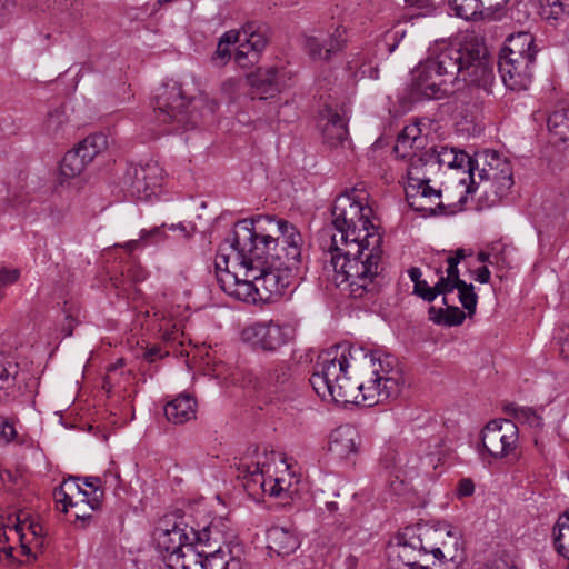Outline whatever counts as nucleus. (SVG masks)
<instances>
[{
    "label": "nucleus",
    "mask_w": 569,
    "mask_h": 569,
    "mask_svg": "<svg viewBox=\"0 0 569 569\" xmlns=\"http://www.w3.org/2000/svg\"><path fill=\"white\" fill-rule=\"evenodd\" d=\"M241 80L238 78H229L221 84V90L230 99H233L240 89Z\"/></svg>",
    "instance_id": "obj_54"
},
{
    "label": "nucleus",
    "mask_w": 569,
    "mask_h": 569,
    "mask_svg": "<svg viewBox=\"0 0 569 569\" xmlns=\"http://www.w3.org/2000/svg\"><path fill=\"white\" fill-rule=\"evenodd\" d=\"M447 313V308H436L433 306L429 307L428 316L429 320H431L436 325H445V317Z\"/></svg>",
    "instance_id": "obj_59"
},
{
    "label": "nucleus",
    "mask_w": 569,
    "mask_h": 569,
    "mask_svg": "<svg viewBox=\"0 0 569 569\" xmlns=\"http://www.w3.org/2000/svg\"><path fill=\"white\" fill-rule=\"evenodd\" d=\"M217 109L218 103L204 94L189 97L176 80L163 83L154 96L158 120L163 123L174 122L178 128H193L200 118L213 114Z\"/></svg>",
    "instance_id": "obj_5"
},
{
    "label": "nucleus",
    "mask_w": 569,
    "mask_h": 569,
    "mask_svg": "<svg viewBox=\"0 0 569 569\" xmlns=\"http://www.w3.org/2000/svg\"><path fill=\"white\" fill-rule=\"evenodd\" d=\"M472 48L441 41L429 49L425 61L411 73L410 91L417 99H442L460 90L461 77Z\"/></svg>",
    "instance_id": "obj_4"
},
{
    "label": "nucleus",
    "mask_w": 569,
    "mask_h": 569,
    "mask_svg": "<svg viewBox=\"0 0 569 569\" xmlns=\"http://www.w3.org/2000/svg\"><path fill=\"white\" fill-rule=\"evenodd\" d=\"M560 353L565 359H569V325L561 328L559 335Z\"/></svg>",
    "instance_id": "obj_58"
},
{
    "label": "nucleus",
    "mask_w": 569,
    "mask_h": 569,
    "mask_svg": "<svg viewBox=\"0 0 569 569\" xmlns=\"http://www.w3.org/2000/svg\"><path fill=\"white\" fill-rule=\"evenodd\" d=\"M505 412L511 416L517 422L528 425L531 428L542 427V418L530 407H520L516 403L505 406Z\"/></svg>",
    "instance_id": "obj_34"
},
{
    "label": "nucleus",
    "mask_w": 569,
    "mask_h": 569,
    "mask_svg": "<svg viewBox=\"0 0 569 569\" xmlns=\"http://www.w3.org/2000/svg\"><path fill=\"white\" fill-rule=\"evenodd\" d=\"M241 340L254 349L276 351L289 340V327L272 320L254 322L241 331Z\"/></svg>",
    "instance_id": "obj_13"
},
{
    "label": "nucleus",
    "mask_w": 569,
    "mask_h": 569,
    "mask_svg": "<svg viewBox=\"0 0 569 569\" xmlns=\"http://www.w3.org/2000/svg\"><path fill=\"white\" fill-rule=\"evenodd\" d=\"M423 138L420 137V129L417 126L406 127L398 136L395 146V152L401 158H409V164L418 167L420 170L431 176L441 167L452 169L457 159V150L447 146L431 147L417 153L409 150L419 149Z\"/></svg>",
    "instance_id": "obj_7"
},
{
    "label": "nucleus",
    "mask_w": 569,
    "mask_h": 569,
    "mask_svg": "<svg viewBox=\"0 0 569 569\" xmlns=\"http://www.w3.org/2000/svg\"><path fill=\"white\" fill-rule=\"evenodd\" d=\"M242 41H243L242 30L241 31L229 30V31L224 32L221 36V38L219 39V42H221L222 44L228 46V47L233 43L240 44Z\"/></svg>",
    "instance_id": "obj_57"
},
{
    "label": "nucleus",
    "mask_w": 569,
    "mask_h": 569,
    "mask_svg": "<svg viewBox=\"0 0 569 569\" xmlns=\"http://www.w3.org/2000/svg\"><path fill=\"white\" fill-rule=\"evenodd\" d=\"M475 492V483L469 478H463L458 482L457 495L460 498L470 497Z\"/></svg>",
    "instance_id": "obj_56"
},
{
    "label": "nucleus",
    "mask_w": 569,
    "mask_h": 569,
    "mask_svg": "<svg viewBox=\"0 0 569 569\" xmlns=\"http://www.w3.org/2000/svg\"><path fill=\"white\" fill-rule=\"evenodd\" d=\"M80 480V477H70L62 481V489L67 491V493H71L74 497L78 490V481Z\"/></svg>",
    "instance_id": "obj_63"
},
{
    "label": "nucleus",
    "mask_w": 569,
    "mask_h": 569,
    "mask_svg": "<svg viewBox=\"0 0 569 569\" xmlns=\"http://www.w3.org/2000/svg\"><path fill=\"white\" fill-rule=\"evenodd\" d=\"M54 498L58 503H62L64 512L68 511L69 507H79L80 503L79 501H73L74 497L71 493H67L61 485L54 490Z\"/></svg>",
    "instance_id": "obj_49"
},
{
    "label": "nucleus",
    "mask_w": 569,
    "mask_h": 569,
    "mask_svg": "<svg viewBox=\"0 0 569 569\" xmlns=\"http://www.w3.org/2000/svg\"><path fill=\"white\" fill-rule=\"evenodd\" d=\"M465 257L466 253L463 249H458L453 256H449L446 260L448 264L446 273H448L449 276L460 277L458 264L460 263L461 260L465 259Z\"/></svg>",
    "instance_id": "obj_48"
},
{
    "label": "nucleus",
    "mask_w": 569,
    "mask_h": 569,
    "mask_svg": "<svg viewBox=\"0 0 569 569\" xmlns=\"http://www.w3.org/2000/svg\"><path fill=\"white\" fill-rule=\"evenodd\" d=\"M198 553L203 569H240V560H227L223 548H202Z\"/></svg>",
    "instance_id": "obj_29"
},
{
    "label": "nucleus",
    "mask_w": 569,
    "mask_h": 569,
    "mask_svg": "<svg viewBox=\"0 0 569 569\" xmlns=\"http://www.w3.org/2000/svg\"><path fill=\"white\" fill-rule=\"evenodd\" d=\"M536 59L499 57L498 71L507 89L526 91L532 83Z\"/></svg>",
    "instance_id": "obj_14"
},
{
    "label": "nucleus",
    "mask_w": 569,
    "mask_h": 569,
    "mask_svg": "<svg viewBox=\"0 0 569 569\" xmlns=\"http://www.w3.org/2000/svg\"><path fill=\"white\" fill-rule=\"evenodd\" d=\"M537 52L533 36L530 32H518L507 38L499 57L536 59Z\"/></svg>",
    "instance_id": "obj_25"
},
{
    "label": "nucleus",
    "mask_w": 569,
    "mask_h": 569,
    "mask_svg": "<svg viewBox=\"0 0 569 569\" xmlns=\"http://www.w3.org/2000/svg\"><path fill=\"white\" fill-rule=\"evenodd\" d=\"M407 535L408 530L401 537H398L393 551H397L398 559L411 569L415 566L418 567L419 557L428 555V547L420 536H412L407 540Z\"/></svg>",
    "instance_id": "obj_24"
},
{
    "label": "nucleus",
    "mask_w": 569,
    "mask_h": 569,
    "mask_svg": "<svg viewBox=\"0 0 569 569\" xmlns=\"http://www.w3.org/2000/svg\"><path fill=\"white\" fill-rule=\"evenodd\" d=\"M372 209L351 193L337 197L331 209L336 233L329 251L339 287L355 299L372 298L382 280V236L370 220Z\"/></svg>",
    "instance_id": "obj_3"
},
{
    "label": "nucleus",
    "mask_w": 569,
    "mask_h": 569,
    "mask_svg": "<svg viewBox=\"0 0 569 569\" xmlns=\"http://www.w3.org/2000/svg\"><path fill=\"white\" fill-rule=\"evenodd\" d=\"M323 116L327 118V123L322 130L325 142L331 148L345 147L346 143H349L348 119L332 108H326Z\"/></svg>",
    "instance_id": "obj_20"
},
{
    "label": "nucleus",
    "mask_w": 569,
    "mask_h": 569,
    "mask_svg": "<svg viewBox=\"0 0 569 569\" xmlns=\"http://www.w3.org/2000/svg\"><path fill=\"white\" fill-rule=\"evenodd\" d=\"M518 440L517 423L510 419L491 420L482 430V447L495 459L506 458L513 452Z\"/></svg>",
    "instance_id": "obj_9"
},
{
    "label": "nucleus",
    "mask_w": 569,
    "mask_h": 569,
    "mask_svg": "<svg viewBox=\"0 0 569 569\" xmlns=\"http://www.w3.org/2000/svg\"><path fill=\"white\" fill-rule=\"evenodd\" d=\"M76 150L68 151L62 158L60 172L63 177L70 179L79 176L88 164Z\"/></svg>",
    "instance_id": "obj_37"
},
{
    "label": "nucleus",
    "mask_w": 569,
    "mask_h": 569,
    "mask_svg": "<svg viewBox=\"0 0 569 569\" xmlns=\"http://www.w3.org/2000/svg\"><path fill=\"white\" fill-rule=\"evenodd\" d=\"M496 161V168H481L478 172L480 183H476L478 189L480 186L487 200L495 204L508 196L513 186L512 168L506 159H501L497 152L489 154Z\"/></svg>",
    "instance_id": "obj_11"
},
{
    "label": "nucleus",
    "mask_w": 569,
    "mask_h": 569,
    "mask_svg": "<svg viewBox=\"0 0 569 569\" xmlns=\"http://www.w3.org/2000/svg\"><path fill=\"white\" fill-rule=\"evenodd\" d=\"M230 239V233L227 236V238L223 240V242L220 244L217 257H216V273H217V281L220 286V288L227 293L230 295V292L233 290V288L239 282V278L237 273L229 271V262L232 260L236 264L239 266V263L234 260V257L231 252V248H226L230 243H228V240Z\"/></svg>",
    "instance_id": "obj_21"
},
{
    "label": "nucleus",
    "mask_w": 569,
    "mask_h": 569,
    "mask_svg": "<svg viewBox=\"0 0 569 569\" xmlns=\"http://www.w3.org/2000/svg\"><path fill=\"white\" fill-rule=\"evenodd\" d=\"M83 485L90 488L88 506L91 510H98L101 507L103 490L101 489V479L99 477H84Z\"/></svg>",
    "instance_id": "obj_44"
},
{
    "label": "nucleus",
    "mask_w": 569,
    "mask_h": 569,
    "mask_svg": "<svg viewBox=\"0 0 569 569\" xmlns=\"http://www.w3.org/2000/svg\"><path fill=\"white\" fill-rule=\"evenodd\" d=\"M413 293L427 302H432L436 299L435 286L430 287L426 280H420L413 284Z\"/></svg>",
    "instance_id": "obj_47"
},
{
    "label": "nucleus",
    "mask_w": 569,
    "mask_h": 569,
    "mask_svg": "<svg viewBox=\"0 0 569 569\" xmlns=\"http://www.w3.org/2000/svg\"><path fill=\"white\" fill-rule=\"evenodd\" d=\"M18 373L19 365L16 358L0 351V390L13 386Z\"/></svg>",
    "instance_id": "obj_35"
},
{
    "label": "nucleus",
    "mask_w": 569,
    "mask_h": 569,
    "mask_svg": "<svg viewBox=\"0 0 569 569\" xmlns=\"http://www.w3.org/2000/svg\"><path fill=\"white\" fill-rule=\"evenodd\" d=\"M183 558L182 550L180 552L167 551L163 556V562H167L173 569H187Z\"/></svg>",
    "instance_id": "obj_50"
},
{
    "label": "nucleus",
    "mask_w": 569,
    "mask_h": 569,
    "mask_svg": "<svg viewBox=\"0 0 569 569\" xmlns=\"http://www.w3.org/2000/svg\"><path fill=\"white\" fill-rule=\"evenodd\" d=\"M405 2L408 10L412 11V17H428L436 12L432 0H405Z\"/></svg>",
    "instance_id": "obj_45"
},
{
    "label": "nucleus",
    "mask_w": 569,
    "mask_h": 569,
    "mask_svg": "<svg viewBox=\"0 0 569 569\" xmlns=\"http://www.w3.org/2000/svg\"><path fill=\"white\" fill-rule=\"evenodd\" d=\"M238 477L246 480L244 487L248 490H254L258 487L262 491H267V478L258 462L241 461L238 465Z\"/></svg>",
    "instance_id": "obj_30"
},
{
    "label": "nucleus",
    "mask_w": 569,
    "mask_h": 569,
    "mask_svg": "<svg viewBox=\"0 0 569 569\" xmlns=\"http://www.w3.org/2000/svg\"><path fill=\"white\" fill-rule=\"evenodd\" d=\"M228 243L244 277L254 273L259 300L281 297L301 278L303 239L286 220L270 216L242 219L234 223Z\"/></svg>",
    "instance_id": "obj_1"
},
{
    "label": "nucleus",
    "mask_w": 569,
    "mask_h": 569,
    "mask_svg": "<svg viewBox=\"0 0 569 569\" xmlns=\"http://www.w3.org/2000/svg\"><path fill=\"white\" fill-rule=\"evenodd\" d=\"M193 535L194 526L183 515L174 512L160 519L154 530V540L158 549L163 552H180L184 547L194 548Z\"/></svg>",
    "instance_id": "obj_8"
},
{
    "label": "nucleus",
    "mask_w": 569,
    "mask_h": 569,
    "mask_svg": "<svg viewBox=\"0 0 569 569\" xmlns=\"http://www.w3.org/2000/svg\"><path fill=\"white\" fill-rule=\"evenodd\" d=\"M447 307V313L445 317V326L452 327V326H459L466 319V313L456 306H449L445 305Z\"/></svg>",
    "instance_id": "obj_46"
},
{
    "label": "nucleus",
    "mask_w": 569,
    "mask_h": 569,
    "mask_svg": "<svg viewBox=\"0 0 569 569\" xmlns=\"http://www.w3.org/2000/svg\"><path fill=\"white\" fill-rule=\"evenodd\" d=\"M163 169L154 160L138 164H129L123 177L122 186L126 191L137 199H149L153 190L161 186Z\"/></svg>",
    "instance_id": "obj_10"
},
{
    "label": "nucleus",
    "mask_w": 569,
    "mask_h": 569,
    "mask_svg": "<svg viewBox=\"0 0 569 569\" xmlns=\"http://www.w3.org/2000/svg\"><path fill=\"white\" fill-rule=\"evenodd\" d=\"M16 435V430L12 425L8 422L0 423V439L3 440L4 443H8Z\"/></svg>",
    "instance_id": "obj_61"
},
{
    "label": "nucleus",
    "mask_w": 569,
    "mask_h": 569,
    "mask_svg": "<svg viewBox=\"0 0 569 569\" xmlns=\"http://www.w3.org/2000/svg\"><path fill=\"white\" fill-rule=\"evenodd\" d=\"M549 132L558 141L569 143V110L552 112L547 121Z\"/></svg>",
    "instance_id": "obj_33"
},
{
    "label": "nucleus",
    "mask_w": 569,
    "mask_h": 569,
    "mask_svg": "<svg viewBox=\"0 0 569 569\" xmlns=\"http://www.w3.org/2000/svg\"><path fill=\"white\" fill-rule=\"evenodd\" d=\"M261 388L276 396L281 401H297L302 405L299 400L300 388L292 378V369L286 362L272 363L264 368L260 378Z\"/></svg>",
    "instance_id": "obj_12"
},
{
    "label": "nucleus",
    "mask_w": 569,
    "mask_h": 569,
    "mask_svg": "<svg viewBox=\"0 0 569 569\" xmlns=\"http://www.w3.org/2000/svg\"><path fill=\"white\" fill-rule=\"evenodd\" d=\"M348 70L356 79L369 78L376 80L379 78L378 66L362 54L348 62Z\"/></svg>",
    "instance_id": "obj_36"
},
{
    "label": "nucleus",
    "mask_w": 569,
    "mask_h": 569,
    "mask_svg": "<svg viewBox=\"0 0 569 569\" xmlns=\"http://www.w3.org/2000/svg\"><path fill=\"white\" fill-rule=\"evenodd\" d=\"M194 548H223L236 539V531L228 518H214L202 528L194 527Z\"/></svg>",
    "instance_id": "obj_16"
},
{
    "label": "nucleus",
    "mask_w": 569,
    "mask_h": 569,
    "mask_svg": "<svg viewBox=\"0 0 569 569\" xmlns=\"http://www.w3.org/2000/svg\"><path fill=\"white\" fill-rule=\"evenodd\" d=\"M503 253H505V249H502L501 252H498L497 248L493 247L491 249V252H479L478 260L480 262H487L489 264L500 263V262L506 263Z\"/></svg>",
    "instance_id": "obj_51"
},
{
    "label": "nucleus",
    "mask_w": 569,
    "mask_h": 569,
    "mask_svg": "<svg viewBox=\"0 0 569 569\" xmlns=\"http://www.w3.org/2000/svg\"><path fill=\"white\" fill-rule=\"evenodd\" d=\"M485 569H518L515 565H509L503 559L493 560L490 565H488Z\"/></svg>",
    "instance_id": "obj_64"
},
{
    "label": "nucleus",
    "mask_w": 569,
    "mask_h": 569,
    "mask_svg": "<svg viewBox=\"0 0 569 569\" xmlns=\"http://www.w3.org/2000/svg\"><path fill=\"white\" fill-rule=\"evenodd\" d=\"M310 383L323 400L372 407L397 398L405 378L395 356L338 345L319 356Z\"/></svg>",
    "instance_id": "obj_2"
},
{
    "label": "nucleus",
    "mask_w": 569,
    "mask_h": 569,
    "mask_svg": "<svg viewBox=\"0 0 569 569\" xmlns=\"http://www.w3.org/2000/svg\"><path fill=\"white\" fill-rule=\"evenodd\" d=\"M242 37L244 47L251 49V63L258 62L259 54L268 43V28L250 22L243 26Z\"/></svg>",
    "instance_id": "obj_27"
},
{
    "label": "nucleus",
    "mask_w": 569,
    "mask_h": 569,
    "mask_svg": "<svg viewBox=\"0 0 569 569\" xmlns=\"http://www.w3.org/2000/svg\"><path fill=\"white\" fill-rule=\"evenodd\" d=\"M196 399L188 393H181L167 402L163 410L169 422L182 425L196 418Z\"/></svg>",
    "instance_id": "obj_23"
},
{
    "label": "nucleus",
    "mask_w": 569,
    "mask_h": 569,
    "mask_svg": "<svg viewBox=\"0 0 569 569\" xmlns=\"http://www.w3.org/2000/svg\"><path fill=\"white\" fill-rule=\"evenodd\" d=\"M447 537L452 540L453 549L448 548V542H442L441 547L428 548V553H431L436 560L441 562L451 561L458 565L463 559V551L461 549L459 532L456 529H449L447 531Z\"/></svg>",
    "instance_id": "obj_28"
},
{
    "label": "nucleus",
    "mask_w": 569,
    "mask_h": 569,
    "mask_svg": "<svg viewBox=\"0 0 569 569\" xmlns=\"http://www.w3.org/2000/svg\"><path fill=\"white\" fill-rule=\"evenodd\" d=\"M359 435L351 426H341L331 432L329 451L338 458H348L358 450Z\"/></svg>",
    "instance_id": "obj_22"
},
{
    "label": "nucleus",
    "mask_w": 569,
    "mask_h": 569,
    "mask_svg": "<svg viewBox=\"0 0 569 569\" xmlns=\"http://www.w3.org/2000/svg\"><path fill=\"white\" fill-rule=\"evenodd\" d=\"M160 331H163L162 338L166 341H174L179 335V329L176 327V325H173L172 329L169 330L168 322L160 325Z\"/></svg>",
    "instance_id": "obj_62"
},
{
    "label": "nucleus",
    "mask_w": 569,
    "mask_h": 569,
    "mask_svg": "<svg viewBox=\"0 0 569 569\" xmlns=\"http://www.w3.org/2000/svg\"><path fill=\"white\" fill-rule=\"evenodd\" d=\"M251 59V49H248V47H244V42L242 41L238 49L234 52V60L241 67L246 68L249 64H252L250 62Z\"/></svg>",
    "instance_id": "obj_52"
},
{
    "label": "nucleus",
    "mask_w": 569,
    "mask_h": 569,
    "mask_svg": "<svg viewBox=\"0 0 569 569\" xmlns=\"http://www.w3.org/2000/svg\"><path fill=\"white\" fill-rule=\"evenodd\" d=\"M436 274L439 276V280L435 283L436 298L441 295L442 303L447 305V295L451 293L455 289L458 290L463 280L460 277L449 276L448 273L443 276L441 268L436 269Z\"/></svg>",
    "instance_id": "obj_39"
},
{
    "label": "nucleus",
    "mask_w": 569,
    "mask_h": 569,
    "mask_svg": "<svg viewBox=\"0 0 569 569\" xmlns=\"http://www.w3.org/2000/svg\"><path fill=\"white\" fill-rule=\"evenodd\" d=\"M284 491L282 480L280 479H267V491L270 496L279 497Z\"/></svg>",
    "instance_id": "obj_60"
},
{
    "label": "nucleus",
    "mask_w": 569,
    "mask_h": 569,
    "mask_svg": "<svg viewBox=\"0 0 569 569\" xmlns=\"http://www.w3.org/2000/svg\"><path fill=\"white\" fill-rule=\"evenodd\" d=\"M268 548L278 556H289L300 546L295 531L283 527H272L267 532Z\"/></svg>",
    "instance_id": "obj_26"
},
{
    "label": "nucleus",
    "mask_w": 569,
    "mask_h": 569,
    "mask_svg": "<svg viewBox=\"0 0 569 569\" xmlns=\"http://www.w3.org/2000/svg\"><path fill=\"white\" fill-rule=\"evenodd\" d=\"M346 39L339 28L332 34H310L305 37V50L315 60L328 61L333 54L342 50Z\"/></svg>",
    "instance_id": "obj_17"
},
{
    "label": "nucleus",
    "mask_w": 569,
    "mask_h": 569,
    "mask_svg": "<svg viewBox=\"0 0 569 569\" xmlns=\"http://www.w3.org/2000/svg\"><path fill=\"white\" fill-rule=\"evenodd\" d=\"M552 535L557 552L569 559V510L558 518Z\"/></svg>",
    "instance_id": "obj_32"
},
{
    "label": "nucleus",
    "mask_w": 569,
    "mask_h": 569,
    "mask_svg": "<svg viewBox=\"0 0 569 569\" xmlns=\"http://www.w3.org/2000/svg\"><path fill=\"white\" fill-rule=\"evenodd\" d=\"M509 0H448L452 11L465 20L475 19L485 13H493L503 8Z\"/></svg>",
    "instance_id": "obj_19"
},
{
    "label": "nucleus",
    "mask_w": 569,
    "mask_h": 569,
    "mask_svg": "<svg viewBox=\"0 0 569 569\" xmlns=\"http://www.w3.org/2000/svg\"><path fill=\"white\" fill-rule=\"evenodd\" d=\"M407 177L406 200L412 210L420 212L423 217L453 214L467 201L465 194L457 203L445 204L441 190L431 187L428 172L416 166L409 164Z\"/></svg>",
    "instance_id": "obj_6"
},
{
    "label": "nucleus",
    "mask_w": 569,
    "mask_h": 569,
    "mask_svg": "<svg viewBox=\"0 0 569 569\" xmlns=\"http://www.w3.org/2000/svg\"><path fill=\"white\" fill-rule=\"evenodd\" d=\"M253 274L254 273H251L250 277L240 279L229 296L242 301H256L259 299V288L256 287Z\"/></svg>",
    "instance_id": "obj_40"
},
{
    "label": "nucleus",
    "mask_w": 569,
    "mask_h": 569,
    "mask_svg": "<svg viewBox=\"0 0 569 569\" xmlns=\"http://www.w3.org/2000/svg\"><path fill=\"white\" fill-rule=\"evenodd\" d=\"M212 59L218 66L227 64V62L231 59V51L229 47L218 42V47Z\"/></svg>",
    "instance_id": "obj_55"
},
{
    "label": "nucleus",
    "mask_w": 569,
    "mask_h": 569,
    "mask_svg": "<svg viewBox=\"0 0 569 569\" xmlns=\"http://www.w3.org/2000/svg\"><path fill=\"white\" fill-rule=\"evenodd\" d=\"M458 298L468 315L472 316L476 312L478 303V296L475 292V286L472 283H467L463 280L458 288Z\"/></svg>",
    "instance_id": "obj_42"
},
{
    "label": "nucleus",
    "mask_w": 569,
    "mask_h": 569,
    "mask_svg": "<svg viewBox=\"0 0 569 569\" xmlns=\"http://www.w3.org/2000/svg\"><path fill=\"white\" fill-rule=\"evenodd\" d=\"M286 71L283 68L270 67L259 68L256 72L248 76V82L261 94L260 99L273 97L284 86Z\"/></svg>",
    "instance_id": "obj_18"
},
{
    "label": "nucleus",
    "mask_w": 569,
    "mask_h": 569,
    "mask_svg": "<svg viewBox=\"0 0 569 569\" xmlns=\"http://www.w3.org/2000/svg\"><path fill=\"white\" fill-rule=\"evenodd\" d=\"M163 237L162 227H154L150 230H141L140 231V240L144 243H156L160 241Z\"/></svg>",
    "instance_id": "obj_53"
},
{
    "label": "nucleus",
    "mask_w": 569,
    "mask_h": 569,
    "mask_svg": "<svg viewBox=\"0 0 569 569\" xmlns=\"http://www.w3.org/2000/svg\"><path fill=\"white\" fill-rule=\"evenodd\" d=\"M467 167V172L469 173L470 182L467 186L466 193L476 192V180H475V170L479 169L478 158H472L468 153L462 150H457V159L453 162L452 169H462Z\"/></svg>",
    "instance_id": "obj_38"
},
{
    "label": "nucleus",
    "mask_w": 569,
    "mask_h": 569,
    "mask_svg": "<svg viewBox=\"0 0 569 569\" xmlns=\"http://www.w3.org/2000/svg\"><path fill=\"white\" fill-rule=\"evenodd\" d=\"M470 60L468 66L465 67L461 83L467 87L469 91H483L487 96L492 93V84L495 82L493 68L480 57L479 50L472 48L469 56Z\"/></svg>",
    "instance_id": "obj_15"
},
{
    "label": "nucleus",
    "mask_w": 569,
    "mask_h": 569,
    "mask_svg": "<svg viewBox=\"0 0 569 569\" xmlns=\"http://www.w3.org/2000/svg\"><path fill=\"white\" fill-rule=\"evenodd\" d=\"M67 114L63 109H54L48 113L44 121V129L48 134L58 137L64 130Z\"/></svg>",
    "instance_id": "obj_43"
},
{
    "label": "nucleus",
    "mask_w": 569,
    "mask_h": 569,
    "mask_svg": "<svg viewBox=\"0 0 569 569\" xmlns=\"http://www.w3.org/2000/svg\"><path fill=\"white\" fill-rule=\"evenodd\" d=\"M108 146V139L103 133H94L84 138L73 150L81 152L82 159L90 163L96 156L103 151Z\"/></svg>",
    "instance_id": "obj_31"
},
{
    "label": "nucleus",
    "mask_w": 569,
    "mask_h": 569,
    "mask_svg": "<svg viewBox=\"0 0 569 569\" xmlns=\"http://www.w3.org/2000/svg\"><path fill=\"white\" fill-rule=\"evenodd\" d=\"M541 14L547 20L562 19L569 7V0H540Z\"/></svg>",
    "instance_id": "obj_41"
}]
</instances>
